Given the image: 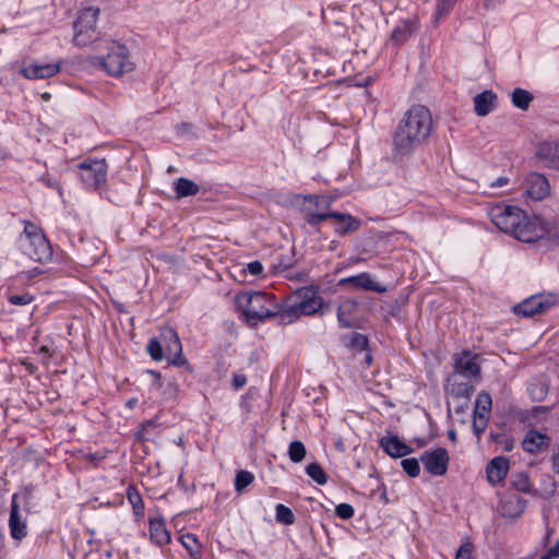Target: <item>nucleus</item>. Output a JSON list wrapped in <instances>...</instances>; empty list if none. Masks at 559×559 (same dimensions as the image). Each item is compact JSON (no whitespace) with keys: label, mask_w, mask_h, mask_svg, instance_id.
<instances>
[{"label":"nucleus","mask_w":559,"mask_h":559,"mask_svg":"<svg viewBox=\"0 0 559 559\" xmlns=\"http://www.w3.org/2000/svg\"><path fill=\"white\" fill-rule=\"evenodd\" d=\"M275 519L278 523L284 525H292L295 522L293 511L282 503H278L275 507Z\"/></svg>","instance_id":"4c0bfd02"},{"label":"nucleus","mask_w":559,"mask_h":559,"mask_svg":"<svg viewBox=\"0 0 559 559\" xmlns=\"http://www.w3.org/2000/svg\"><path fill=\"white\" fill-rule=\"evenodd\" d=\"M182 546L190 552L192 557L200 554V544L195 535L185 534L181 536Z\"/></svg>","instance_id":"a19ab883"},{"label":"nucleus","mask_w":559,"mask_h":559,"mask_svg":"<svg viewBox=\"0 0 559 559\" xmlns=\"http://www.w3.org/2000/svg\"><path fill=\"white\" fill-rule=\"evenodd\" d=\"M477 354H473L469 350H463L454 359V371L449 376V381H454L459 376L466 379L477 377L480 373V367L477 364Z\"/></svg>","instance_id":"f8f14e48"},{"label":"nucleus","mask_w":559,"mask_h":559,"mask_svg":"<svg viewBox=\"0 0 559 559\" xmlns=\"http://www.w3.org/2000/svg\"><path fill=\"white\" fill-rule=\"evenodd\" d=\"M474 550H475L474 544L468 538H466L461 544L459 550L456 551V556L454 559H473L472 555H473Z\"/></svg>","instance_id":"49530a36"},{"label":"nucleus","mask_w":559,"mask_h":559,"mask_svg":"<svg viewBox=\"0 0 559 559\" xmlns=\"http://www.w3.org/2000/svg\"><path fill=\"white\" fill-rule=\"evenodd\" d=\"M508 182H509V179L507 177H499L497 180H495L490 183V187L499 188V187L507 185Z\"/></svg>","instance_id":"6e6d98bb"},{"label":"nucleus","mask_w":559,"mask_h":559,"mask_svg":"<svg viewBox=\"0 0 559 559\" xmlns=\"http://www.w3.org/2000/svg\"><path fill=\"white\" fill-rule=\"evenodd\" d=\"M127 498L136 520H141L144 516L145 506L140 492L133 486L127 488Z\"/></svg>","instance_id":"c756f323"},{"label":"nucleus","mask_w":559,"mask_h":559,"mask_svg":"<svg viewBox=\"0 0 559 559\" xmlns=\"http://www.w3.org/2000/svg\"><path fill=\"white\" fill-rule=\"evenodd\" d=\"M355 510L348 503H340L335 507V515L342 520H349L354 516Z\"/></svg>","instance_id":"de8ad7c7"},{"label":"nucleus","mask_w":559,"mask_h":559,"mask_svg":"<svg viewBox=\"0 0 559 559\" xmlns=\"http://www.w3.org/2000/svg\"><path fill=\"white\" fill-rule=\"evenodd\" d=\"M341 285H353L355 288L385 293L386 288L374 282L369 273L362 272L357 275L348 276L340 281Z\"/></svg>","instance_id":"6ab92c4d"},{"label":"nucleus","mask_w":559,"mask_h":559,"mask_svg":"<svg viewBox=\"0 0 559 559\" xmlns=\"http://www.w3.org/2000/svg\"><path fill=\"white\" fill-rule=\"evenodd\" d=\"M39 352H40V353H46V354H48V353H49V349H48V347H47V346H41V347L39 348Z\"/></svg>","instance_id":"e2e57ef3"},{"label":"nucleus","mask_w":559,"mask_h":559,"mask_svg":"<svg viewBox=\"0 0 559 559\" xmlns=\"http://www.w3.org/2000/svg\"><path fill=\"white\" fill-rule=\"evenodd\" d=\"M528 393L534 401H543L548 393V386L544 382L533 381L528 385Z\"/></svg>","instance_id":"ea45409f"},{"label":"nucleus","mask_w":559,"mask_h":559,"mask_svg":"<svg viewBox=\"0 0 559 559\" xmlns=\"http://www.w3.org/2000/svg\"><path fill=\"white\" fill-rule=\"evenodd\" d=\"M254 480V476L249 471H239L235 477V490L241 493Z\"/></svg>","instance_id":"e433bc0d"},{"label":"nucleus","mask_w":559,"mask_h":559,"mask_svg":"<svg viewBox=\"0 0 559 559\" xmlns=\"http://www.w3.org/2000/svg\"><path fill=\"white\" fill-rule=\"evenodd\" d=\"M379 445L383 451L394 457H403L413 452V449L400 440L397 436H384L379 440Z\"/></svg>","instance_id":"aec40b11"},{"label":"nucleus","mask_w":559,"mask_h":559,"mask_svg":"<svg viewBox=\"0 0 559 559\" xmlns=\"http://www.w3.org/2000/svg\"><path fill=\"white\" fill-rule=\"evenodd\" d=\"M487 7H496L497 4L503 2V0H485Z\"/></svg>","instance_id":"13d9d810"},{"label":"nucleus","mask_w":559,"mask_h":559,"mask_svg":"<svg viewBox=\"0 0 559 559\" xmlns=\"http://www.w3.org/2000/svg\"><path fill=\"white\" fill-rule=\"evenodd\" d=\"M308 201L313 207L309 206L305 209V215L307 214V211L311 210L313 212H329L332 204V199L325 195H310L308 198Z\"/></svg>","instance_id":"473e14b6"},{"label":"nucleus","mask_w":559,"mask_h":559,"mask_svg":"<svg viewBox=\"0 0 559 559\" xmlns=\"http://www.w3.org/2000/svg\"><path fill=\"white\" fill-rule=\"evenodd\" d=\"M61 70V62H52V63H32L27 67H24L21 70V74L28 80H43L49 79L58 74Z\"/></svg>","instance_id":"f3484780"},{"label":"nucleus","mask_w":559,"mask_h":559,"mask_svg":"<svg viewBox=\"0 0 559 559\" xmlns=\"http://www.w3.org/2000/svg\"><path fill=\"white\" fill-rule=\"evenodd\" d=\"M447 381V392L450 393L452 396L466 399L469 397L473 391L472 384H469L468 382L459 383L457 378H455L454 381H449V379Z\"/></svg>","instance_id":"2f4dec72"},{"label":"nucleus","mask_w":559,"mask_h":559,"mask_svg":"<svg viewBox=\"0 0 559 559\" xmlns=\"http://www.w3.org/2000/svg\"><path fill=\"white\" fill-rule=\"evenodd\" d=\"M99 9L87 7L79 12L73 24V44L78 47H85L98 39L97 20Z\"/></svg>","instance_id":"39448f33"},{"label":"nucleus","mask_w":559,"mask_h":559,"mask_svg":"<svg viewBox=\"0 0 559 559\" xmlns=\"http://www.w3.org/2000/svg\"><path fill=\"white\" fill-rule=\"evenodd\" d=\"M247 271L251 275L258 276L263 272V265L259 261H252L247 265Z\"/></svg>","instance_id":"8fccbe9b"},{"label":"nucleus","mask_w":559,"mask_h":559,"mask_svg":"<svg viewBox=\"0 0 559 559\" xmlns=\"http://www.w3.org/2000/svg\"><path fill=\"white\" fill-rule=\"evenodd\" d=\"M299 302L298 306L302 316H312L317 313L322 307V298L318 295V293L310 288L304 287L298 290Z\"/></svg>","instance_id":"dca6fc26"},{"label":"nucleus","mask_w":559,"mask_h":559,"mask_svg":"<svg viewBox=\"0 0 559 559\" xmlns=\"http://www.w3.org/2000/svg\"><path fill=\"white\" fill-rule=\"evenodd\" d=\"M135 402H136L135 400H130V401H128L127 405L129 407H132L135 404Z\"/></svg>","instance_id":"0e129e2a"},{"label":"nucleus","mask_w":559,"mask_h":559,"mask_svg":"<svg viewBox=\"0 0 559 559\" xmlns=\"http://www.w3.org/2000/svg\"><path fill=\"white\" fill-rule=\"evenodd\" d=\"M150 537L151 540L163 546L170 542V533L166 528V524L163 519H150Z\"/></svg>","instance_id":"a878e982"},{"label":"nucleus","mask_w":559,"mask_h":559,"mask_svg":"<svg viewBox=\"0 0 559 559\" xmlns=\"http://www.w3.org/2000/svg\"><path fill=\"white\" fill-rule=\"evenodd\" d=\"M448 437L449 439L452 441V442H455L456 441V432L454 430H450L448 432Z\"/></svg>","instance_id":"bf43d9fd"},{"label":"nucleus","mask_w":559,"mask_h":559,"mask_svg":"<svg viewBox=\"0 0 559 559\" xmlns=\"http://www.w3.org/2000/svg\"><path fill=\"white\" fill-rule=\"evenodd\" d=\"M150 374L153 377L152 388L157 390L160 389V374L156 371H150Z\"/></svg>","instance_id":"5fc2aeb1"},{"label":"nucleus","mask_w":559,"mask_h":559,"mask_svg":"<svg viewBox=\"0 0 559 559\" xmlns=\"http://www.w3.org/2000/svg\"><path fill=\"white\" fill-rule=\"evenodd\" d=\"M247 383V377L245 374H234L233 377V380H231V384L234 386L235 390H239L241 388H243Z\"/></svg>","instance_id":"603ef678"},{"label":"nucleus","mask_w":559,"mask_h":559,"mask_svg":"<svg viewBox=\"0 0 559 559\" xmlns=\"http://www.w3.org/2000/svg\"><path fill=\"white\" fill-rule=\"evenodd\" d=\"M412 142H405V144L408 146ZM395 148L396 150H402L404 148V143H397L395 142Z\"/></svg>","instance_id":"052dcab7"},{"label":"nucleus","mask_w":559,"mask_h":559,"mask_svg":"<svg viewBox=\"0 0 559 559\" xmlns=\"http://www.w3.org/2000/svg\"><path fill=\"white\" fill-rule=\"evenodd\" d=\"M43 97H44V98H49V97H50V95H49L48 93H45V94L43 95Z\"/></svg>","instance_id":"69168bd1"},{"label":"nucleus","mask_w":559,"mask_h":559,"mask_svg":"<svg viewBox=\"0 0 559 559\" xmlns=\"http://www.w3.org/2000/svg\"><path fill=\"white\" fill-rule=\"evenodd\" d=\"M33 299H34L33 296L29 295L28 293L19 294V295H11L8 298L10 304L16 305V306L28 305L29 302L33 301Z\"/></svg>","instance_id":"09e8293b"},{"label":"nucleus","mask_w":559,"mask_h":559,"mask_svg":"<svg viewBox=\"0 0 559 559\" xmlns=\"http://www.w3.org/2000/svg\"><path fill=\"white\" fill-rule=\"evenodd\" d=\"M513 487L521 492L532 493V485L528 476L524 473H519L512 476Z\"/></svg>","instance_id":"58836bf2"},{"label":"nucleus","mask_w":559,"mask_h":559,"mask_svg":"<svg viewBox=\"0 0 559 559\" xmlns=\"http://www.w3.org/2000/svg\"><path fill=\"white\" fill-rule=\"evenodd\" d=\"M490 221L503 233L513 236L516 227L523 219V211L516 206L497 204L490 207Z\"/></svg>","instance_id":"1a4fd4ad"},{"label":"nucleus","mask_w":559,"mask_h":559,"mask_svg":"<svg viewBox=\"0 0 559 559\" xmlns=\"http://www.w3.org/2000/svg\"><path fill=\"white\" fill-rule=\"evenodd\" d=\"M432 129L430 110L426 106L414 105L400 121L394 140H427Z\"/></svg>","instance_id":"f03ea898"},{"label":"nucleus","mask_w":559,"mask_h":559,"mask_svg":"<svg viewBox=\"0 0 559 559\" xmlns=\"http://www.w3.org/2000/svg\"><path fill=\"white\" fill-rule=\"evenodd\" d=\"M492 406V400L489 393L481 391L476 399L474 414H486L489 416Z\"/></svg>","instance_id":"72a5a7b5"},{"label":"nucleus","mask_w":559,"mask_h":559,"mask_svg":"<svg viewBox=\"0 0 559 559\" xmlns=\"http://www.w3.org/2000/svg\"><path fill=\"white\" fill-rule=\"evenodd\" d=\"M98 60L104 70L112 76H120L133 70L128 48L117 41H111L108 45V53Z\"/></svg>","instance_id":"423d86ee"},{"label":"nucleus","mask_w":559,"mask_h":559,"mask_svg":"<svg viewBox=\"0 0 559 559\" xmlns=\"http://www.w3.org/2000/svg\"><path fill=\"white\" fill-rule=\"evenodd\" d=\"M545 478H546V481L550 485V489L547 490L546 492L549 493V495H554L555 493V487H556L555 479L551 476H549V475H546Z\"/></svg>","instance_id":"4d7b16f0"},{"label":"nucleus","mask_w":559,"mask_h":559,"mask_svg":"<svg viewBox=\"0 0 559 559\" xmlns=\"http://www.w3.org/2000/svg\"><path fill=\"white\" fill-rule=\"evenodd\" d=\"M549 234L545 222L537 216H528L523 212V219L516 227L513 237L522 242H536Z\"/></svg>","instance_id":"9b49d317"},{"label":"nucleus","mask_w":559,"mask_h":559,"mask_svg":"<svg viewBox=\"0 0 559 559\" xmlns=\"http://www.w3.org/2000/svg\"><path fill=\"white\" fill-rule=\"evenodd\" d=\"M17 495L12 496L9 516L10 535L14 540H22L28 534L27 515L23 513L17 504Z\"/></svg>","instance_id":"ddd939ff"},{"label":"nucleus","mask_w":559,"mask_h":559,"mask_svg":"<svg viewBox=\"0 0 559 559\" xmlns=\"http://www.w3.org/2000/svg\"><path fill=\"white\" fill-rule=\"evenodd\" d=\"M237 309L247 323L255 326L276 316L278 301L273 295L263 292H243L236 296Z\"/></svg>","instance_id":"f257e3e1"},{"label":"nucleus","mask_w":559,"mask_h":559,"mask_svg":"<svg viewBox=\"0 0 559 559\" xmlns=\"http://www.w3.org/2000/svg\"><path fill=\"white\" fill-rule=\"evenodd\" d=\"M175 191L178 198L192 197L199 193L200 187L194 181L181 177L175 182Z\"/></svg>","instance_id":"c85d7f7f"},{"label":"nucleus","mask_w":559,"mask_h":559,"mask_svg":"<svg viewBox=\"0 0 559 559\" xmlns=\"http://www.w3.org/2000/svg\"><path fill=\"white\" fill-rule=\"evenodd\" d=\"M533 100V95L523 88H515L511 94L512 105L521 110L528 109L531 103Z\"/></svg>","instance_id":"7c9ffc66"},{"label":"nucleus","mask_w":559,"mask_h":559,"mask_svg":"<svg viewBox=\"0 0 559 559\" xmlns=\"http://www.w3.org/2000/svg\"><path fill=\"white\" fill-rule=\"evenodd\" d=\"M192 128H193V126L191 123L183 122L177 127L176 134H177V136L189 135Z\"/></svg>","instance_id":"864d4df0"},{"label":"nucleus","mask_w":559,"mask_h":559,"mask_svg":"<svg viewBox=\"0 0 559 559\" xmlns=\"http://www.w3.org/2000/svg\"><path fill=\"white\" fill-rule=\"evenodd\" d=\"M358 307L355 300H345L337 309V320L342 328L348 329L352 326L350 317Z\"/></svg>","instance_id":"bb28decb"},{"label":"nucleus","mask_w":559,"mask_h":559,"mask_svg":"<svg viewBox=\"0 0 559 559\" xmlns=\"http://www.w3.org/2000/svg\"><path fill=\"white\" fill-rule=\"evenodd\" d=\"M497 105V95L488 90L477 94L474 97L475 112L480 116H487L490 114Z\"/></svg>","instance_id":"5701e85b"},{"label":"nucleus","mask_w":559,"mask_h":559,"mask_svg":"<svg viewBox=\"0 0 559 559\" xmlns=\"http://www.w3.org/2000/svg\"><path fill=\"white\" fill-rule=\"evenodd\" d=\"M526 508V500L519 495H509L501 499L498 511L507 519H516L521 516Z\"/></svg>","instance_id":"a211bd4d"},{"label":"nucleus","mask_w":559,"mask_h":559,"mask_svg":"<svg viewBox=\"0 0 559 559\" xmlns=\"http://www.w3.org/2000/svg\"><path fill=\"white\" fill-rule=\"evenodd\" d=\"M456 1L457 0H437L435 13L436 20H439L448 14L453 9Z\"/></svg>","instance_id":"a18cd8bd"},{"label":"nucleus","mask_w":559,"mask_h":559,"mask_svg":"<svg viewBox=\"0 0 559 559\" xmlns=\"http://www.w3.org/2000/svg\"><path fill=\"white\" fill-rule=\"evenodd\" d=\"M509 471V461L506 457L497 456L492 459L486 468L487 479L492 485L502 481Z\"/></svg>","instance_id":"4be33fe9"},{"label":"nucleus","mask_w":559,"mask_h":559,"mask_svg":"<svg viewBox=\"0 0 559 559\" xmlns=\"http://www.w3.org/2000/svg\"><path fill=\"white\" fill-rule=\"evenodd\" d=\"M368 337L364 334L354 332L349 336L348 346L353 349H357L359 352L366 350L368 348Z\"/></svg>","instance_id":"79ce46f5"},{"label":"nucleus","mask_w":559,"mask_h":559,"mask_svg":"<svg viewBox=\"0 0 559 559\" xmlns=\"http://www.w3.org/2000/svg\"><path fill=\"white\" fill-rule=\"evenodd\" d=\"M307 475L313 479L318 485H324L328 481V476L320 464L310 463L306 467Z\"/></svg>","instance_id":"f704fd0d"},{"label":"nucleus","mask_w":559,"mask_h":559,"mask_svg":"<svg viewBox=\"0 0 559 559\" xmlns=\"http://www.w3.org/2000/svg\"><path fill=\"white\" fill-rule=\"evenodd\" d=\"M488 417L489 416H486V414H480V415L474 414L472 427H473V431L476 435L478 440L480 439L481 433L487 428Z\"/></svg>","instance_id":"37998d69"},{"label":"nucleus","mask_w":559,"mask_h":559,"mask_svg":"<svg viewBox=\"0 0 559 559\" xmlns=\"http://www.w3.org/2000/svg\"><path fill=\"white\" fill-rule=\"evenodd\" d=\"M525 191L533 200H543L550 190L547 178L538 173L527 175L524 181Z\"/></svg>","instance_id":"2eb2a0df"},{"label":"nucleus","mask_w":559,"mask_h":559,"mask_svg":"<svg viewBox=\"0 0 559 559\" xmlns=\"http://www.w3.org/2000/svg\"><path fill=\"white\" fill-rule=\"evenodd\" d=\"M307 454V450L305 444L301 441H293L288 447V456L292 462L299 463L301 462Z\"/></svg>","instance_id":"c9c22d12"},{"label":"nucleus","mask_w":559,"mask_h":559,"mask_svg":"<svg viewBox=\"0 0 559 559\" xmlns=\"http://www.w3.org/2000/svg\"><path fill=\"white\" fill-rule=\"evenodd\" d=\"M449 454L444 448L427 451L420 456L426 471L435 476H442L448 471Z\"/></svg>","instance_id":"4468645a"},{"label":"nucleus","mask_w":559,"mask_h":559,"mask_svg":"<svg viewBox=\"0 0 559 559\" xmlns=\"http://www.w3.org/2000/svg\"><path fill=\"white\" fill-rule=\"evenodd\" d=\"M371 359H372L371 354L370 353H366L365 360H366V362L368 365L371 362Z\"/></svg>","instance_id":"680f3d73"},{"label":"nucleus","mask_w":559,"mask_h":559,"mask_svg":"<svg viewBox=\"0 0 559 559\" xmlns=\"http://www.w3.org/2000/svg\"><path fill=\"white\" fill-rule=\"evenodd\" d=\"M332 218L334 221V230L337 235L344 236L346 234H350L356 231L360 226V221L354 217L350 214H343L338 212H313L311 210L307 211L306 222L316 226L321 222Z\"/></svg>","instance_id":"0eeeda50"},{"label":"nucleus","mask_w":559,"mask_h":559,"mask_svg":"<svg viewBox=\"0 0 559 559\" xmlns=\"http://www.w3.org/2000/svg\"><path fill=\"white\" fill-rule=\"evenodd\" d=\"M278 310L280 311L274 317L277 319L278 324H284V325L292 324L293 322H295L302 316V313L300 312V310L296 304L292 305V306L283 307L278 302Z\"/></svg>","instance_id":"cd10ccee"},{"label":"nucleus","mask_w":559,"mask_h":559,"mask_svg":"<svg viewBox=\"0 0 559 559\" xmlns=\"http://www.w3.org/2000/svg\"><path fill=\"white\" fill-rule=\"evenodd\" d=\"M559 558V540L550 547L546 554H544L540 559H558Z\"/></svg>","instance_id":"3c124183"},{"label":"nucleus","mask_w":559,"mask_h":559,"mask_svg":"<svg viewBox=\"0 0 559 559\" xmlns=\"http://www.w3.org/2000/svg\"><path fill=\"white\" fill-rule=\"evenodd\" d=\"M20 249L32 260L45 263L52 258V248L41 229L32 222H25L19 237Z\"/></svg>","instance_id":"20e7f679"},{"label":"nucleus","mask_w":559,"mask_h":559,"mask_svg":"<svg viewBox=\"0 0 559 559\" xmlns=\"http://www.w3.org/2000/svg\"><path fill=\"white\" fill-rule=\"evenodd\" d=\"M401 465L404 472L411 477H417L420 473L419 462L414 457L402 460Z\"/></svg>","instance_id":"c03bdc74"},{"label":"nucleus","mask_w":559,"mask_h":559,"mask_svg":"<svg viewBox=\"0 0 559 559\" xmlns=\"http://www.w3.org/2000/svg\"><path fill=\"white\" fill-rule=\"evenodd\" d=\"M417 31L415 22L412 20H403L395 25L391 33V40L394 45L400 46L406 43Z\"/></svg>","instance_id":"393cba45"},{"label":"nucleus","mask_w":559,"mask_h":559,"mask_svg":"<svg viewBox=\"0 0 559 559\" xmlns=\"http://www.w3.org/2000/svg\"><path fill=\"white\" fill-rule=\"evenodd\" d=\"M548 442L549 438L547 435L537 430H530L522 441V449L527 453L534 454L539 452L544 447H547Z\"/></svg>","instance_id":"b1692460"},{"label":"nucleus","mask_w":559,"mask_h":559,"mask_svg":"<svg viewBox=\"0 0 559 559\" xmlns=\"http://www.w3.org/2000/svg\"><path fill=\"white\" fill-rule=\"evenodd\" d=\"M536 155L545 166L559 169V142H540Z\"/></svg>","instance_id":"412c9836"},{"label":"nucleus","mask_w":559,"mask_h":559,"mask_svg":"<svg viewBox=\"0 0 559 559\" xmlns=\"http://www.w3.org/2000/svg\"><path fill=\"white\" fill-rule=\"evenodd\" d=\"M559 302V296L554 293L533 295L513 307L515 314L531 318L542 314Z\"/></svg>","instance_id":"9d476101"},{"label":"nucleus","mask_w":559,"mask_h":559,"mask_svg":"<svg viewBox=\"0 0 559 559\" xmlns=\"http://www.w3.org/2000/svg\"><path fill=\"white\" fill-rule=\"evenodd\" d=\"M78 168L80 179L87 189L99 190L107 181L105 159L85 158Z\"/></svg>","instance_id":"6e6552de"},{"label":"nucleus","mask_w":559,"mask_h":559,"mask_svg":"<svg viewBox=\"0 0 559 559\" xmlns=\"http://www.w3.org/2000/svg\"><path fill=\"white\" fill-rule=\"evenodd\" d=\"M147 353L155 361H160L166 358L169 362L180 366L186 362L181 356L182 346L177 332L165 326L160 329L159 336L153 337L148 341L146 346Z\"/></svg>","instance_id":"7ed1b4c3"}]
</instances>
